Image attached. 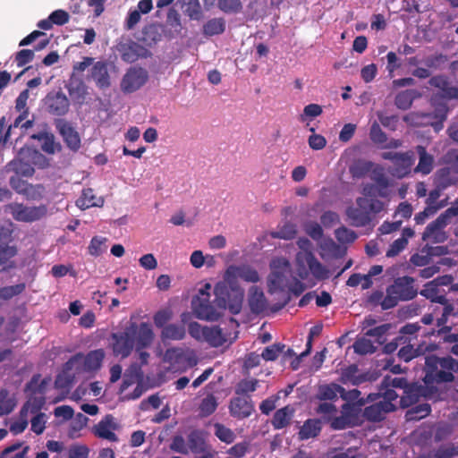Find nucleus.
<instances>
[{
  "label": "nucleus",
  "instance_id": "nucleus-5",
  "mask_svg": "<svg viewBox=\"0 0 458 458\" xmlns=\"http://www.w3.org/2000/svg\"><path fill=\"white\" fill-rule=\"evenodd\" d=\"M357 207H349L346 216L356 227L368 225L371 221L370 214H377L384 208V202L377 199L357 198Z\"/></svg>",
  "mask_w": 458,
  "mask_h": 458
},
{
  "label": "nucleus",
  "instance_id": "nucleus-9",
  "mask_svg": "<svg viewBox=\"0 0 458 458\" xmlns=\"http://www.w3.org/2000/svg\"><path fill=\"white\" fill-rule=\"evenodd\" d=\"M136 329L137 324L131 323L124 331L111 335V347L114 356H120L123 359L130 356L135 344Z\"/></svg>",
  "mask_w": 458,
  "mask_h": 458
},
{
  "label": "nucleus",
  "instance_id": "nucleus-18",
  "mask_svg": "<svg viewBox=\"0 0 458 458\" xmlns=\"http://www.w3.org/2000/svg\"><path fill=\"white\" fill-rule=\"evenodd\" d=\"M395 405L389 402H381L380 400L363 409L362 417L370 422H379L383 420L386 414L394 411Z\"/></svg>",
  "mask_w": 458,
  "mask_h": 458
},
{
  "label": "nucleus",
  "instance_id": "nucleus-61",
  "mask_svg": "<svg viewBox=\"0 0 458 458\" xmlns=\"http://www.w3.org/2000/svg\"><path fill=\"white\" fill-rule=\"evenodd\" d=\"M408 386L407 380L404 377H391L389 376H386L382 382V388H400L404 389Z\"/></svg>",
  "mask_w": 458,
  "mask_h": 458
},
{
  "label": "nucleus",
  "instance_id": "nucleus-34",
  "mask_svg": "<svg viewBox=\"0 0 458 458\" xmlns=\"http://www.w3.org/2000/svg\"><path fill=\"white\" fill-rule=\"evenodd\" d=\"M321 431V423L318 420L309 419L307 420L302 427L300 428L298 433L299 439L307 440L317 437Z\"/></svg>",
  "mask_w": 458,
  "mask_h": 458
},
{
  "label": "nucleus",
  "instance_id": "nucleus-40",
  "mask_svg": "<svg viewBox=\"0 0 458 458\" xmlns=\"http://www.w3.org/2000/svg\"><path fill=\"white\" fill-rule=\"evenodd\" d=\"M225 30V21L223 18H214L208 20L203 25V34L208 37L222 34Z\"/></svg>",
  "mask_w": 458,
  "mask_h": 458
},
{
  "label": "nucleus",
  "instance_id": "nucleus-51",
  "mask_svg": "<svg viewBox=\"0 0 458 458\" xmlns=\"http://www.w3.org/2000/svg\"><path fill=\"white\" fill-rule=\"evenodd\" d=\"M106 238L100 237V236H94L91 239L89 245L88 247L89 253L94 257L100 256L106 250Z\"/></svg>",
  "mask_w": 458,
  "mask_h": 458
},
{
  "label": "nucleus",
  "instance_id": "nucleus-37",
  "mask_svg": "<svg viewBox=\"0 0 458 458\" xmlns=\"http://www.w3.org/2000/svg\"><path fill=\"white\" fill-rule=\"evenodd\" d=\"M373 167V162L359 159L350 165L349 171L353 178L360 179L366 176Z\"/></svg>",
  "mask_w": 458,
  "mask_h": 458
},
{
  "label": "nucleus",
  "instance_id": "nucleus-58",
  "mask_svg": "<svg viewBox=\"0 0 458 458\" xmlns=\"http://www.w3.org/2000/svg\"><path fill=\"white\" fill-rule=\"evenodd\" d=\"M361 193L363 195L362 198H366L369 199H377V196L386 197V192L385 189L379 188L377 184L367 183L363 186Z\"/></svg>",
  "mask_w": 458,
  "mask_h": 458
},
{
  "label": "nucleus",
  "instance_id": "nucleus-14",
  "mask_svg": "<svg viewBox=\"0 0 458 458\" xmlns=\"http://www.w3.org/2000/svg\"><path fill=\"white\" fill-rule=\"evenodd\" d=\"M388 287L401 301L412 300L418 294L414 279L408 276L397 277Z\"/></svg>",
  "mask_w": 458,
  "mask_h": 458
},
{
  "label": "nucleus",
  "instance_id": "nucleus-63",
  "mask_svg": "<svg viewBox=\"0 0 458 458\" xmlns=\"http://www.w3.org/2000/svg\"><path fill=\"white\" fill-rule=\"evenodd\" d=\"M31 430L37 434L41 435L46 428V414L39 412L34 416L31 420Z\"/></svg>",
  "mask_w": 458,
  "mask_h": 458
},
{
  "label": "nucleus",
  "instance_id": "nucleus-60",
  "mask_svg": "<svg viewBox=\"0 0 458 458\" xmlns=\"http://www.w3.org/2000/svg\"><path fill=\"white\" fill-rule=\"evenodd\" d=\"M284 344H274L272 345L267 346L262 353L261 357L265 360H276L279 354L284 351Z\"/></svg>",
  "mask_w": 458,
  "mask_h": 458
},
{
  "label": "nucleus",
  "instance_id": "nucleus-53",
  "mask_svg": "<svg viewBox=\"0 0 458 458\" xmlns=\"http://www.w3.org/2000/svg\"><path fill=\"white\" fill-rule=\"evenodd\" d=\"M370 178L379 188L386 189L389 186V179L386 177L384 168L380 165H374L371 169Z\"/></svg>",
  "mask_w": 458,
  "mask_h": 458
},
{
  "label": "nucleus",
  "instance_id": "nucleus-39",
  "mask_svg": "<svg viewBox=\"0 0 458 458\" xmlns=\"http://www.w3.org/2000/svg\"><path fill=\"white\" fill-rule=\"evenodd\" d=\"M189 448L192 453H200L205 450L206 442L200 430H192L187 437Z\"/></svg>",
  "mask_w": 458,
  "mask_h": 458
},
{
  "label": "nucleus",
  "instance_id": "nucleus-33",
  "mask_svg": "<svg viewBox=\"0 0 458 458\" xmlns=\"http://www.w3.org/2000/svg\"><path fill=\"white\" fill-rule=\"evenodd\" d=\"M366 401L363 398L359 399L356 403H346L342 406V413L344 414L353 424H357L359 417L362 416L363 410L361 407Z\"/></svg>",
  "mask_w": 458,
  "mask_h": 458
},
{
  "label": "nucleus",
  "instance_id": "nucleus-25",
  "mask_svg": "<svg viewBox=\"0 0 458 458\" xmlns=\"http://www.w3.org/2000/svg\"><path fill=\"white\" fill-rule=\"evenodd\" d=\"M226 276H234L249 283H257L259 281V276L256 269L250 266H231L226 270Z\"/></svg>",
  "mask_w": 458,
  "mask_h": 458
},
{
  "label": "nucleus",
  "instance_id": "nucleus-46",
  "mask_svg": "<svg viewBox=\"0 0 458 458\" xmlns=\"http://www.w3.org/2000/svg\"><path fill=\"white\" fill-rule=\"evenodd\" d=\"M217 406L218 403L215 395L212 394H208L199 404V414L202 417H208L216 411Z\"/></svg>",
  "mask_w": 458,
  "mask_h": 458
},
{
  "label": "nucleus",
  "instance_id": "nucleus-50",
  "mask_svg": "<svg viewBox=\"0 0 458 458\" xmlns=\"http://www.w3.org/2000/svg\"><path fill=\"white\" fill-rule=\"evenodd\" d=\"M458 455L457 447L454 445H442L431 452L429 458H454Z\"/></svg>",
  "mask_w": 458,
  "mask_h": 458
},
{
  "label": "nucleus",
  "instance_id": "nucleus-12",
  "mask_svg": "<svg viewBox=\"0 0 458 458\" xmlns=\"http://www.w3.org/2000/svg\"><path fill=\"white\" fill-rule=\"evenodd\" d=\"M148 80V72L141 67H131L123 75L121 89L124 93H132L140 89Z\"/></svg>",
  "mask_w": 458,
  "mask_h": 458
},
{
  "label": "nucleus",
  "instance_id": "nucleus-49",
  "mask_svg": "<svg viewBox=\"0 0 458 458\" xmlns=\"http://www.w3.org/2000/svg\"><path fill=\"white\" fill-rule=\"evenodd\" d=\"M398 394L391 387L382 388L380 386V392L377 394H369L367 397V401L376 402L377 398L382 397L381 402H389L393 403V401H395L398 398Z\"/></svg>",
  "mask_w": 458,
  "mask_h": 458
},
{
  "label": "nucleus",
  "instance_id": "nucleus-52",
  "mask_svg": "<svg viewBox=\"0 0 458 458\" xmlns=\"http://www.w3.org/2000/svg\"><path fill=\"white\" fill-rule=\"evenodd\" d=\"M431 411V407L428 403H420L411 410H409L406 413V417L408 420H420L428 416Z\"/></svg>",
  "mask_w": 458,
  "mask_h": 458
},
{
  "label": "nucleus",
  "instance_id": "nucleus-35",
  "mask_svg": "<svg viewBox=\"0 0 458 458\" xmlns=\"http://www.w3.org/2000/svg\"><path fill=\"white\" fill-rule=\"evenodd\" d=\"M420 386L416 385H408L403 389V394L400 398V405L403 408H408L419 402L420 396Z\"/></svg>",
  "mask_w": 458,
  "mask_h": 458
},
{
  "label": "nucleus",
  "instance_id": "nucleus-4",
  "mask_svg": "<svg viewBox=\"0 0 458 458\" xmlns=\"http://www.w3.org/2000/svg\"><path fill=\"white\" fill-rule=\"evenodd\" d=\"M296 274L301 280L312 276L318 281L329 278V270L310 251H300L295 259Z\"/></svg>",
  "mask_w": 458,
  "mask_h": 458
},
{
  "label": "nucleus",
  "instance_id": "nucleus-29",
  "mask_svg": "<svg viewBox=\"0 0 458 458\" xmlns=\"http://www.w3.org/2000/svg\"><path fill=\"white\" fill-rule=\"evenodd\" d=\"M104 205V199L97 197L93 189L87 188L81 192V195L76 200V206L81 209H87L92 207H102Z\"/></svg>",
  "mask_w": 458,
  "mask_h": 458
},
{
  "label": "nucleus",
  "instance_id": "nucleus-44",
  "mask_svg": "<svg viewBox=\"0 0 458 458\" xmlns=\"http://www.w3.org/2000/svg\"><path fill=\"white\" fill-rule=\"evenodd\" d=\"M214 434L221 442L228 445L236 438L235 433L231 428L219 422L214 424Z\"/></svg>",
  "mask_w": 458,
  "mask_h": 458
},
{
  "label": "nucleus",
  "instance_id": "nucleus-57",
  "mask_svg": "<svg viewBox=\"0 0 458 458\" xmlns=\"http://www.w3.org/2000/svg\"><path fill=\"white\" fill-rule=\"evenodd\" d=\"M173 312L169 309L160 310L153 316V321L157 327L164 329L172 319Z\"/></svg>",
  "mask_w": 458,
  "mask_h": 458
},
{
  "label": "nucleus",
  "instance_id": "nucleus-45",
  "mask_svg": "<svg viewBox=\"0 0 458 458\" xmlns=\"http://www.w3.org/2000/svg\"><path fill=\"white\" fill-rule=\"evenodd\" d=\"M46 403V398L43 395H33L29 398L21 410V415L30 411V413H37L43 408Z\"/></svg>",
  "mask_w": 458,
  "mask_h": 458
},
{
  "label": "nucleus",
  "instance_id": "nucleus-38",
  "mask_svg": "<svg viewBox=\"0 0 458 458\" xmlns=\"http://www.w3.org/2000/svg\"><path fill=\"white\" fill-rule=\"evenodd\" d=\"M341 386L335 383L322 385L318 387L317 397L322 401H334L340 394Z\"/></svg>",
  "mask_w": 458,
  "mask_h": 458
},
{
  "label": "nucleus",
  "instance_id": "nucleus-11",
  "mask_svg": "<svg viewBox=\"0 0 458 458\" xmlns=\"http://www.w3.org/2000/svg\"><path fill=\"white\" fill-rule=\"evenodd\" d=\"M381 157L385 160H390L394 165V174L399 178L406 176L411 172V168L414 163V153L411 150L398 152H383Z\"/></svg>",
  "mask_w": 458,
  "mask_h": 458
},
{
  "label": "nucleus",
  "instance_id": "nucleus-15",
  "mask_svg": "<svg viewBox=\"0 0 458 458\" xmlns=\"http://www.w3.org/2000/svg\"><path fill=\"white\" fill-rule=\"evenodd\" d=\"M228 408L230 415L237 420L249 418L255 411L250 396L237 395L233 397Z\"/></svg>",
  "mask_w": 458,
  "mask_h": 458
},
{
  "label": "nucleus",
  "instance_id": "nucleus-36",
  "mask_svg": "<svg viewBox=\"0 0 458 458\" xmlns=\"http://www.w3.org/2000/svg\"><path fill=\"white\" fill-rule=\"evenodd\" d=\"M293 415V410L289 406H285L277 410L273 416L272 425L275 429H282L285 428Z\"/></svg>",
  "mask_w": 458,
  "mask_h": 458
},
{
  "label": "nucleus",
  "instance_id": "nucleus-8",
  "mask_svg": "<svg viewBox=\"0 0 458 458\" xmlns=\"http://www.w3.org/2000/svg\"><path fill=\"white\" fill-rule=\"evenodd\" d=\"M6 211H8L17 222L33 223L47 216V207L45 204L39 206H26L23 203L12 202L6 206Z\"/></svg>",
  "mask_w": 458,
  "mask_h": 458
},
{
  "label": "nucleus",
  "instance_id": "nucleus-22",
  "mask_svg": "<svg viewBox=\"0 0 458 458\" xmlns=\"http://www.w3.org/2000/svg\"><path fill=\"white\" fill-rule=\"evenodd\" d=\"M369 380V376L368 373L359 374V368L356 364H352L341 369L339 382L344 385L360 386Z\"/></svg>",
  "mask_w": 458,
  "mask_h": 458
},
{
  "label": "nucleus",
  "instance_id": "nucleus-56",
  "mask_svg": "<svg viewBox=\"0 0 458 458\" xmlns=\"http://www.w3.org/2000/svg\"><path fill=\"white\" fill-rule=\"evenodd\" d=\"M335 235L341 243H352L357 239L356 233L345 226L337 228L335 231Z\"/></svg>",
  "mask_w": 458,
  "mask_h": 458
},
{
  "label": "nucleus",
  "instance_id": "nucleus-31",
  "mask_svg": "<svg viewBox=\"0 0 458 458\" xmlns=\"http://www.w3.org/2000/svg\"><path fill=\"white\" fill-rule=\"evenodd\" d=\"M33 140L41 142V149L47 154H55L56 149H60L61 146L55 141V136L51 132L40 131L31 136Z\"/></svg>",
  "mask_w": 458,
  "mask_h": 458
},
{
  "label": "nucleus",
  "instance_id": "nucleus-3",
  "mask_svg": "<svg viewBox=\"0 0 458 458\" xmlns=\"http://www.w3.org/2000/svg\"><path fill=\"white\" fill-rule=\"evenodd\" d=\"M431 87L438 89L430 98V103L435 107V116L440 123L445 121L448 113L447 100L458 99V88L451 86L448 79L444 75H436L429 79Z\"/></svg>",
  "mask_w": 458,
  "mask_h": 458
},
{
  "label": "nucleus",
  "instance_id": "nucleus-23",
  "mask_svg": "<svg viewBox=\"0 0 458 458\" xmlns=\"http://www.w3.org/2000/svg\"><path fill=\"white\" fill-rule=\"evenodd\" d=\"M248 303L254 314H261L267 308V301L263 291L258 286H251L249 290Z\"/></svg>",
  "mask_w": 458,
  "mask_h": 458
},
{
  "label": "nucleus",
  "instance_id": "nucleus-2",
  "mask_svg": "<svg viewBox=\"0 0 458 458\" xmlns=\"http://www.w3.org/2000/svg\"><path fill=\"white\" fill-rule=\"evenodd\" d=\"M426 386L453 383L455 379L454 372L458 373V360L451 356L437 357L434 354L425 356Z\"/></svg>",
  "mask_w": 458,
  "mask_h": 458
},
{
  "label": "nucleus",
  "instance_id": "nucleus-28",
  "mask_svg": "<svg viewBox=\"0 0 458 458\" xmlns=\"http://www.w3.org/2000/svg\"><path fill=\"white\" fill-rule=\"evenodd\" d=\"M186 336V328L183 323H170L161 330L160 337L165 343L166 340L182 341Z\"/></svg>",
  "mask_w": 458,
  "mask_h": 458
},
{
  "label": "nucleus",
  "instance_id": "nucleus-42",
  "mask_svg": "<svg viewBox=\"0 0 458 458\" xmlns=\"http://www.w3.org/2000/svg\"><path fill=\"white\" fill-rule=\"evenodd\" d=\"M418 96L415 89H406L398 93L395 97V105L398 108L406 110L412 105L414 98Z\"/></svg>",
  "mask_w": 458,
  "mask_h": 458
},
{
  "label": "nucleus",
  "instance_id": "nucleus-13",
  "mask_svg": "<svg viewBox=\"0 0 458 458\" xmlns=\"http://www.w3.org/2000/svg\"><path fill=\"white\" fill-rule=\"evenodd\" d=\"M46 110L52 115L62 116L67 114L70 107V101L66 95L59 91L49 92L45 99Z\"/></svg>",
  "mask_w": 458,
  "mask_h": 458
},
{
  "label": "nucleus",
  "instance_id": "nucleus-64",
  "mask_svg": "<svg viewBox=\"0 0 458 458\" xmlns=\"http://www.w3.org/2000/svg\"><path fill=\"white\" fill-rule=\"evenodd\" d=\"M322 106L318 104H309L304 109L303 113L300 116V120L304 122L308 117L315 118L322 114Z\"/></svg>",
  "mask_w": 458,
  "mask_h": 458
},
{
  "label": "nucleus",
  "instance_id": "nucleus-10",
  "mask_svg": "<svg viewBox=\"0 0 458 458\" xmlns=\"http://www.w3.org/2000/svg\"><path fill=\"white\" fill-rule=\"evenodd\" d=\"M105 352L102 349L90 351L86 355L79 352L69 359L65 363V369H72L74 366L83 362V370L87 372L97 371L101 368Z\"/></svg>",
  "mask_w": 458,
  "mask_h": 458
},
{
  "label": "nucleus",
  "instance_id": "nucleus-30",
  "mask_svg": "<svg viewBox=\"0 0 458 458\" xmlns=\"http://www.w3.org/2000/svg\"><path fill=\"white\" fill-rule=\"evenodd\" d=\"M416 152L419 155V163L415 167V172L421 173L424 175H427L431 173L433 170L434 165V157L432 155L428 154L426 150V148L418 145L416 147Z\"/></svg>",
  "mask_w": 458,
  "mask_h": 458
},
{
  "label": "nucleus",
  "instance_id": "nucleus-62",
  "mask_svg": "<svg viewBox=\"0 0 458 458\" xmlns=\"http://www.w3.org/2000/svg\"><path fill=\"white\" fill-rule=\"evenodd\" d=\"M89 449L85 445H72L68 450V458H88Z\"/></svg>",
  "mask_w": 458,
  "mask_h": 458
},
{
  "label": "nucleus",
  "instance_id": "nucleus-6",
  "mask_svg": "<svg viewBox=\"0 0 458 458\" xmlns=\"http://www.w3.org/2000/svg\"><path fill=\"white\" fill-rule=\"evenodd\" d=\"M458 216V199L450 208L442 213L436 220L429 223L422 234L423 240H432L434 242H444L447 236L443 229L450 223L452 217Z\"/></svg>",
  "mask_w": 458,
  "mask_h": 458
},
{
  "label": "nucleus",
  "instance_id": "nucleus-21",
  "mask_svg": "<svg viewBox=\"0 0 458 458\" xmlns=\"http://www.w3.org/2000/svg\"><path fill=\"white\" fill-rule=\"evenodd\" d=\"M117 428L118 424L115 422L114 418L113 415L108 414L94 427L93 432L99 438L117 442L118 437L114 433V430Z\"/></svg>",
  "mask_w": 458,
  "mask_h": 458
},
{
  "label": "nucleus",
  "instance_id": "nucleus-59",
  "mask_svg": "<svg viewBox=\"0 0 458 458\" xmlns=\"http://www.w3.org/2000/svg\"><path fill=\"white\" fill-rule=\"evenodd\" d=\"M217 5L225 13H237L242 8L240 0H218Z\"/></svg>",
  "mask_w": 458,
  "mask_h": 458
},
{
  "label": "nucleus",
  "instance_id": "nucleus-20",
  "mask_svg": "<svg viewBox=\"0 0 458 458\" xmlns=\"http://www.w3.org/2000/svg\"><path fill=\"white\" fill-rule=\"evenodd\" d=\"M437 349V345L432 343L423 342L420 344L417 347H414L412 344H407L403 346L398 351V357L401 360L404 362H409L412 359L423 356L427 352H432Z\"/></svg>",
  "mask_w": 458,
  "mask_h": 458
},
{
  "label": "nucleus",
  "instance_id": "nucleus-32",
  "mask_svg": "<svg viewBox=\"0 0 458 458\" xmlns=\"http://www.w3.org/2000/svg\"><path fill=\"white\" fill-rule=\"evenodd\" d=\"M30 97V90L28 89L22 90L15 100V109L20 113L18 117L15 119L13 125L17 127L21 123L26 120L30 114L29 106L27 102Z\"/></svg>",
  "mask_w": 458,
  "mask_h": 458
},
{
  "label": "nucleus",
  "instance_id": "nucleus-26",
  "mask_svg": "<svg viewBox=\"0 0 458 458\" xmlns=\"http://www.w3.org/2000/svg\"><path fill=\"white\" fill-rule=\"evenodd\" d=\"M18 250L15 246L0 244V272H7L15 267V261L13 259L17 255Z\"/></svg>",
  "mask_w": 458,
  "mask_h": 458
},
{
  "label": "nucleus",
  "instance_id": "nucleus-17",
  "mask_svg": "<svg viewBox=\"0 0 458 458\" xmlns=\"http://www.w3.org/2000/svg\"><path fill=\"white\" fill-rule=\"evenodd\" d=\"M55 125L67 147L73 151L78 150L81 147V138L71 123L64 119H57Z\"/></svg>",
  "mask_w": 458,
  "mask_h": 458
},
{
  "label": "nucleus",
  "instance_id": "nucleus-43",
  "mask_svg": "<svg viewBox=\"0 0 458 458\" xmlns=\"http://www.w3.org/2000/svg\"><path fill=\"white\" fill-rule=\"evenodd\" d=\"M26 289L24 283H19L14 285H6L0 287V301H8L13 297L21 294Z\"/></svg>",
  "mask_w": 458,
  "mask_h": 458
},
{
  "label": "nucleus",
  "instance_id": "nucleus-55",
  "mask_svg": "<svg viewBox=\"0 0 458 458\" xmlns=\"http://www.w3.org/2000/svg\"><path fill=\"white\" fill-rule=\"evenodd\" d=\"M353 349L356 353L361 355L373 353L376 351L373 343L365 337L358 338L353 344Z\"/></svg>",
  "mask_w": 458,
  "mask_h": 458
},
{
  "label": "nucleus",
  "instance_id": "nucleus-41",
  "mask_svg": "<svg viewBox=\"0 0 458 458\" xmlns=\"http://www.w3.org/2000/svg\"><path fill=\"white\" fill-rule=\"evenodd\" d=\"M420 294L430 300L432 302L439 304H445L447 302L445 295L439 294L438 288L433 283H427L424 288L420 291Z\"/></svg>",
  "mask_w": 458,
  "mask_h": 458
},
{
  "label": "nucleus",
  "instance_id": "nucleus-7",
  "mask_svg": "<svg viewBox=\"0 0 458 458\" xmlns=\"http://www.w3.org/2000/svg\"><path fill=\"white\" fill-rule=\"evenodd\" d=\"M271 272L267 277V284L270 293L277 290H284L290 283L291 264L284 258L273 259L271 264Z\"/></svg>",
  "mask_w": 458,
  "mask_h": 458
},
{
  "label": "nucleus",
  "instance_id": "nucleus-27",
  "mask_svg": "<svg viewBox=\"0 0 458 458\" xmlns=\"http://www.w3.org/2000/svg\"><path fill=\"white\" fill-rule=\"evenodd\" d=\"M205 331L202 343H207L211 347L217 348L223 346L227 341L226 335L218 326H207Z\"/></svg>",
  "mask_w": 458,
  "mask_h": 458
},
{
  "label": "nucleus",
  "instance_id": "nucleus-1",
  "mask_svg": "<svg viewBox=\"0 0 458 458\" xmlns=\"http://www.w3.org/2000/svg\"><path fill=\"white\" fill-rule=\"evenodd\" d=\"M211 288L210 284H205L199 290V293L192 298L191 308L196 318L207 321H216L225 310L233 315L241 312L244 291L240 286L218 282L214 287V303L210 301Z\"/></svg>",
  "mask_w": 458,
  "mask_h": 458
},
{
  "label": "nucleus",
  "instance_id": "nucleus-48",
  "mask_svg": "<svg viewBox=\"0 0 458 458\" xmlns=\"http://www.w3.org/2000/svg\"><path fill=\"white\" fill-rule=\"evenodd\" d=\"M46 194V188L43 184L30 183L26 190H23V197L28 200H40Z\"/></svg>",
  "mask_w": 458,
  "mask_h": 458
},
{
  "label": "nucleus",
  "instance_id": "nucleus-47",
  "mask_svg": "<svg viewBox=\"0 0 458 458\" xmlns=\"http://www.w3.org/2000/svg\"><path fill=\"white\" fill-rule=\"evenodd\" d=\"M259 385V380L252 379H242L235 386V394L241 396H249V393L256 391Z\"/></svg>",
  "mask_w": 458,
  "mask_h": 458
},
{
  "label": "nucleus",
  "instance_id": "nucleus-54",
  "mask_svg": "<svg viewBox=\"0 0 458 458\" xmlns=\"http://www.w3.org/2000/svg\"><path fill=\"white\" fill-rule=\"evenodd\" d=\"M13 170L20 175L25 176V177H31L34 173L35 169L34 167L28 162H25L21 159L14 160L12 163Z\"/></svg>",
  "mask_w": 458,
  "mask_h": 458
},
{
  "label": "nucleus",
  "instance_id": "nucleus-19",
  "mask_svg": "<svg viewBox=\"0 0 458 458\" xmlns=\"http://www.w3.org/2000/svg\"><path fill=\"white\" fill-rule=\"evenodd\" d=\"M109 66L106 61H98L90 69L89 77L94 81L99 89H106L111 86Z\"/></svg>",
  "mask_w": 458,
  "mask_h": 458
},
{
  "label": "nucleus",
  "instance_id": "nucleus-24",
  "mask_svg": "<svg viewBox=\"0 0 458 458\" xmlns=\"http://www.w3.org/2000/svg\"><path fill=\"white\" fill-rule=\"evenodd\" d=\"M134 340L137 351L149 347L154 341V332L151 325L147 322H141L139 326L137 325Z\"/></svg>",
  "mask_w": 458,
  "mask_h": 458
},
{
  "label": "nucleus",
  "instance_id": "nucleus-16",
  "mask_svg": "<svg viewBox=\"0 0 458 458\" xmlns=\"http://www.w3.org/2000/svg\"><path fill=\"white\" fill-rule=\"evenodd\" d=\"M118 51L122 59L129 64H132L140 58H147L151 55V53L148 48L132 40L122 43L119 46Z\"/></svg>",
  "mask_w": 458,
  "mask_h": 458
}]
</instances>
